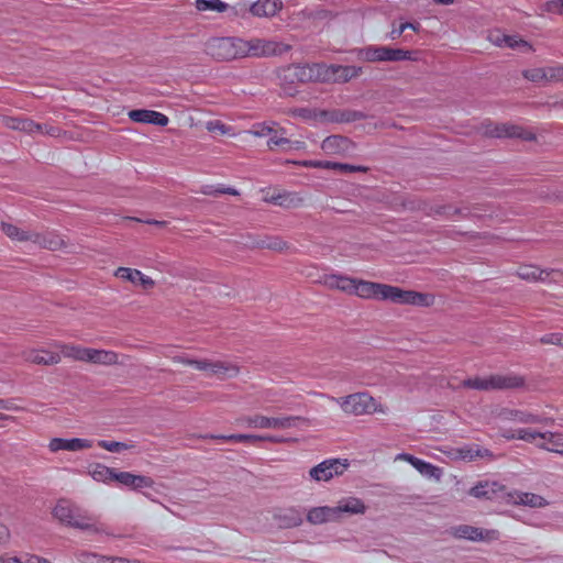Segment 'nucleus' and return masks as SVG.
Segmentation results:
<instances>
[{
  "label": "nucleus",
  "mask_w": 563,
  "mask_h": 563,
  "mask_svg": "<svg viewBox=\"0 0 563 563\" xmlns=\"http://www.w3.org/2000/svg\"><path fill=\"white\" fill-rule=\"evenodd\" d=\"M307 521L311 525H322L339 520L334 507L321 506L308 510Z\"/></svg>",
  "instance_id": "nucleus-28"
},
{
  "label": "nucleus",
  "mask_w": 563,
  "mask_h": 563,
  "mask_svg": "<svg viewBox=\"0 0 563 563\" xmlns=\"http://www.w3.org/2000/svg\"><path fill=\"white\" fill-rule=\"evenodd\" d=\"M545 74L549 82L563 81V63L545 66Z\"/></svg>",
  "instance_id": "nucleus-48"
},
{
  "label": "nucleus",
  "mask_w": 563,
  "mask_h": 563,
  "mask_svg": "<svg viewBox=\"0 0 563 563\" xmlns=\"http://www.w3.org/2000/svg\"><path fill=\"white\" fill-rule=\"evenodd\" d=\"M88 474L96 482H100L103 484H110L112 481H115V476H117L118 472H115L113 468L108 467L103 464L95 463V464L89 465Z\"/></svg>",
  "instance_id": "nucleus-35"
},
{
  "label": "nucleus",
  "mask_w": 563,
  "mask_h": 563,
  "mask_svg": "<svg viewBox=\"0 0 563 563\" xmlns=\"http://www.w3.org/2000/svg\"><path fill=\"white\" fill-rule=\"evenodd\" d=\"M490 382H492V375L486 376V377L476 376V377L464 379L461 383V386L464 388L488 391V390H493Z\"/></svg>",
  "instance_id": "nucleus-41"
},
{
  "label": "nucleus",
  "mask_w": 563,
  "mask_h": 563,
  "mask_svg": "<svg viewBox=\"0 0 563 563\" xmlns=\"http://www.w3.org/2000/svg\"><path fill=\"white\" fill-rule=\"evenodd\" d=\"M199 365L201 372H208L222 380L236 377L240 374V365L232 361L203 358V363Z\"/></svg>",
  "instance_id": "nucleus-11"
},
{
  "label": "nucleus",
  "mask_w": 563,
  "mask_h": 563,
  "mask_svg": "<svg viewBox=\"0 0 563 563\" xmlns=\"http://www.w3.org/2000/svg\"><path fill=\"white\" fill-rule=\"evenodd\" d=\"M321 82H346L362 74L357 66L325 65L323 64Z\"/></svg>",
  "instance_id": "nucleus-12"
},
{
  "label": "nucleus",
  "mask_w": 563,
  "mask_h": 563,
  "mask_svg": "<svg viewBox=\"0 0 563 563\" xmlns=\"http://www.w3.org/2000/svg\"><path fill=\"white\" fill-rule=\"evenodd\" d=\"M87 363L106 366L121 364L120 355L117 352L111 350H98L90 347L88 352Z\"/></svg>",
  "instance_id": "nucleus-29"
},
{
  "label": "nucleus",
  "mask_w": 563,
  "mask_h": 563,
  "mask_svg": "<svg viewBox=\"0 0 563 563\" xmlns=\"http://www.w3.org/2000/svg\"><path fill=\"white\" fill-rule=\"evenodd\" d=\"M108 563H141L137 560H131L122 556H109Z\"/></svg>",
  "instance_id": "nucleus-64"
},
{
  "label": "nucleus",
  "mask_w": 563,
  "mask_h": 563,
  "mask_svg": "<svg viewBox=\"0 0 563 563\" xmlns=\"http://www.w3.org/2000/svg\"><path fill=\"white\" fill-rule=\"evenodd\" d=\"M58 354L74 361L87 362L89 347L77 344L55 343Z\"/></svg>",
  "instance_id": "nucleus-31"
},
{
  "label": "nucleus",
  "mask_w": 563,
  "mask_h": 563,
  "mask_svg": "<svg viewBox=\"0 0 563 563\" xmlns=\"http://www.w3.org/2000/svg\"><path fill=\"white\" fill-rule=\"evenodd\" d=\"M323 64L290 65L282 70V77L291 82L321 81Z\"/></svg>",
  "instance_id": "nucleus-8"
},
{
  "label": "nucleus",
  "mask_w": 563,
  "mask_h": 563,
  "mask_svg": "<svg viewBox=\"0 0 563 563\" xmlns=\"http://www.w3.org/2000/svg\"><path fill=\"white\" fill-rule=\"evenodd\" d=\"M542 344H552L563 347V333H548L540 339Z\"/></svg>",
  "instance_id": "nucleus-58"
},
{
  "label": "nucleus",
  "mask_w": 563,
  "mask_h": 563,
  "mask_svg": "<svg viewBox=\"0 0 563 563\" xmlns=\"http://www.w3.org/2000/svg\"><path fill=\"white\" fill-rule=\"evenodd\" d=\"M290 143V140L284 136V129H277V133H272L267 141V146L272 150L276 146H283Z\"/></svg>",
  "instance_id": "nucleus-52"
},
{
  "label": "nucleus",
  "mask_w": 563,
  "mask_h": 563,
  "mask_svg": "<svg viewBox=\"0 0 563 563\" xmlns=\"http://www.w3.org/2000/svg\"><path fill=\"white\" fill-rule=\"evenodd\" d=\"M52 516L67 527L84 531L97 530L96 518L68 499H59L52 509Z\"/></svg>",
  "instance_id": "nucleus-2"
},
{
  "label": "nucleus",
  "mask_w": 563,
  "mask_h": 563,
  "mask_svg": "<svg viewBox=\"0 0 563 563\" xmlns=\"http://www.w3.org/2000/svg\"><path fill=\"white\" fill-rule=\"evenodd\" d=\"M32 242L49 250H58L65 245L63 239L59 235L54 234L52 232H34Z\"/></svg>",
  "instance_id": "nucleus-37"
},
{
  "label": "nucleus",
  "mask_w": 563,
  "mask_h": 563,
  "mask_svg": "<svg viewBox=\"0 0 563 563\" xmlns=\"http://www.w3.org/2000/svg\"><path fill=\"white\" fill-rule=\"evenodd\" d=\"M7 126L26 132L29 134H47L51 136H58L59 129L55 126L42 125L30 119L25 118H9L7 119Z\"/></svg>",
  "instance_id": "nucleus-13"
},
{
  "label": "nucleus",
  "mask_w": 563,
  "mask_h": 563,
  "mask_svg": "<svg viewBox=\"0 0 563 563\" xmlns=\"http://www.w3.org/2000/svg\"><path fill=\"white\" fill-rule=\"evenodd\" d=\"M407 29H411L413 31L419 30V24H413L410 22L401 23L398 29H395L390 32L389 36L391 40L398 38Z\"/></svg>",
  "instance_id": "nucleus-60"
},
{
  "label": "nucleus",
  "mask_w": 563,
  "mask_h": 563,
  "mask_svg": "<svg viewBox=\"0 0 563 563\" xmlns=\"http://www.w3.org/2000/svg\"><path fill=\"white\" fill-rule=\"evenodd\" d=\"M2 563H51L47 560L37 555H24L22 558H8Z\"/></svg>",
  "instance_id": "nucleus-55"
},
{
  "label": "nucleus",
  "mask_w": 563,
  "mask_h": 563,
  "mask_svg": "<svg viewBox=\"0 0 563 563\" xmlns=\"http://www.w3.org/2000/svg\"><path fill=\"white\" fill-rule=\"evenodd\" d=\"M25 361L37 365H55L60 362V355L46 350H30L24 352Z\"/></svg>",
  "instance_id": "nucleus-30"
},
{
  "label": "nucleus",
  "mask_w": 563,
  "mask_h": 563,
  "mask_svg": "<svg viewBox=\"0 0 563 563\" xmlns=\"http://www.w3.org/2000/svg\"><path fill=\"white\" fill-rule=\"evenodd\" d=\"M1 230L8 238H10L11 240L19 241V242L32 241L33 233H34V232L24 231V230L18 228L16 225L7 223V222L1 223Z\"/></svg>",
  "instance_id": "nucleus-39"
},
{
  "label": "nucleus",
  "mask_w": 563,
  "mask_h": 563,
  "mask_svg": "<svg viewBox=\"0 0 563 563\" xmlns=\"http://www.w3.org/2000/svg\"><path fill=\"white\" fill-rule=\"evenodd\" d=\"M321 148L327 155L344 156L353 151L354 145L347 137L331 135L323 140Z\"/></svg>",
  "instance_id": "nucleus-22"
},
{
  "label": "nucleus",
  "mask_w": 563,
  "mask_h": 563,
  "mask_svg": "<svg viewBox=\"0 0 563 563\" xmlns=\"http://www.w3.org/2000/svg\"><path fill=\"white\" fill-rule=\"evenodd\" d=\"M214 191H216V196L222 195V194H228V195H232V196L239 195V191L236 189L231 188V187H224V186L214 187Z\"/></svg>",
  "instance_id": "nucleus-63"
},
{
  "label": "nucleus",
  "mask_w": 563,
  "mask_h": 563,
  "mask_svg": "<svg viewBox=\"0 0 563 563\" xmlns=\"http://www.w3.org/2000/svg\"><path fill=\"white\" fill-rule=\"evenodd\" d=\"M452 536L470 541L492 542L500 538V532L496 529H482L468 525H460L452 528Z\"/></svg>",
  "instance_id": "nucleus-9"
},
{
  "label": "nucleus",
  "mask_w": 563,
  "mask_h": 563,
  "mask_svg": "<svg viewBox=\"0 0 563 563\" xmlns=\"http://www.w3.org/2000/svg\"><path fill=\"white\" fill-rule=\"evenodd\" d=\"M482 133L490 137H519L522 140H533L534 135L531 132L525 131L523 128L508 123H495L485 121L481 126Z\"/></svg>",
  "instance_id": "nucleus-7"
},
{
  "label": "nucleus",
  "mask_w": 563,
  "mask_h": 563,
  "mask_svg": "<svg viewBox=\"0 0 563 563\" xmlns=\"http://www.w3.org/2000/svg\"><path fill=\"white\" fill-rule=\"evenodd\" d=\"M93 441L90 439L73 438H53L49 440L47 448L49 452L57 453L59 451L79 452L91 449Z\"/></svg>",
  "instance_id": "nucleus-16"
},
{
  "label": "nucleus",
  "mask_w": 563,
  "mask_h": 563,
  "mask_svg": "<svg viewBox=\"0 0 563 563\" xmlns=\"http://www.w3.org/2000/svg\"><path fill=\"white\" fill-rule=\"evenodd\" d=\"M303 420L297 416L269 417V429L285 430L297 426L298 421Z\"/></svg>",
  "instance_id": "nucleus-40"
},
{
  "label": "nucleus",
  "mask_w": 563,
  "mask_h": 563,
  "mask_svg": "<svg viewBox=\"0 0 563 563\" xmlns=\"http://www.w3.org/2000/svg\"><path fill=\"white\" fill-rule=\"evenodd\" d=\"M440 451L446 455L451 461H460V448H443Z\"/></svg>",
  "instance_id": "nucleus-61"
},
{
  "label": "nucleus",
  "mask_w": 563,
  "mask_h": 563,
  "mask_svg": "<svg viewBox=\"0 0 563 563\" xmlns=\"http://www.w3.org/2000/svg\"><path fill=\"white\" fill-rule=\"evenodd\" d=\"M98 446L109 451V452H121L124 450H131L134 449V444L118 442V441H107V440H100L98 441Z\"/></svg>",
  "instance_id": "nucleus-47"
},
{
  "label": "nucleus",
  "mask_w": 563,
  "mask_h": 563,
  "mask_svg": "<svg viewBox=\"0 0 563 563\" xmlns=\"http://www.w3.org/2000/svg\"><path fill=\"white\" fill-rule=\"evenodd\" d=\"M338 520L342 519L343 514L347 515H363L366 511L365 504L356 497H347L341 499L336 506H334Z\"/></svg>",
  "instance_id": "nucleus-27"
},
{
  "label": "nucleus",
  "mask_w": 563,
  "mask_h": 563,
  "mask_svg": "<svg viewBox=\"0 0 563 563\" xmlns=\"http://www.w3.org/2000/svg\"><path fill=\"white\" fill-rule=\"evenodd\" d=\"M504 420L512 421L522 424H552L553 419L545 416H540L527 410L519 409H505L500 412Z\"/></svg>",
  "instance_id": "nucleus-15"
},
{
  "label": "nucleus",
  "mask_w": 563,
  "mask_h": 563,
  "mask_svg": "<svg viewBox=\"0 0 563 563\" xmlns=\"http://www.w3.org/2000/svg\"><path fill=\"white\" fill-rule=\"evenodd\" d=\"M390 47L369 45L361 49L360 56L366 62H389Z\"/></svg>",
  "instance_id": "nucleus-34"
},
{
  "label": "nucleus",
  "mask_w": 563,
  "mask_h": 563,
  "mask_svg": "<svg viewBox=\"0 0 563 563\" xmlns=\"http://www.w3.org/2000/svg\"><path fill=\"white\" fill-rule=\"evenodd\" d=\"M346 461H342L340 459H330L312 467L309 472V475L313 481L328 482L334 476L342 475L346 471Z\"/></svg>",
  "instance_id": "nucleus-10"
},
{
  "label": "nucleus",
  "mask_w": 563,
  "mask_h": 563,
  "mask_svg": "<svg viewBox=\"0 0 563 563\" xmlns=\"http://www.w3.org/2000/svg\"><path fill=\"white\" fill-rule=\"evenodd\" d=\"M332 169H335V170L340 172L341 174L366 173L368 170V168L365 166L334 163V162H332Z\"/></svg>",
  "instance_id": "nucleus-51"
},
{
  "label": "nucleus",
  "mask_w": 563,
  "mask_h": 563,
  "mask_svg": "<svg viewBox=\"0 0 563 563\" xmlns=\"http://www.w3.org/2000/svg\"><path fill=\"white\" fill-rule=\"evenodd\" d=\"M506 504L530 508H543L549 505L548 500L538 494L519 490L508 492L506 494Z\"/></svg>",
  "instance_id": "nucleus-17"
},
{
  "label": "nucleus",
  "mask_w": 563,
  "mask_h": 563,
  "mask_svg": "<svg viewBox=\"0 0 563 563\" xmlns=\"http://www.w3.org/2000/svg\"><path fill=\"white\" fill-rule=\"evenodd\" d=\"M322 284L329 289L340 290L367 300H385L417 307H430L434 303V296L431 294L404 290L396 286L353 278L342 274L324 275Z\"/></svg>",
  "instance_id": "nucleus-1"
},
{
  "label": "nucleus",
  "mask_w": 563,
  "mask_h": 563,
  "mask_svg": "<svg viewBox=\"0 0 563 563\" xmlns=\"http://www.w3.org/2000/svg\"><path fill=\"white\" fill-rule=\"evenodd\" d=\"M544 432L538 431L532 428H519L518 440L525 441L530 444H534L538 448L541 441H543Z\"/></svg>",
  "instance_id": "nucleus-45"
},
{
  "label": "nucleus",
  "mask_w": 563,
  "mask_h": 563,
  "mask_svg": "<svg viewBox=\"0 0 563 563\" xmlns=\"http://www.w3.org/2000/svg\"><path fill=\"white\" fill-rule=\"evenodd\" d=\"M240 44L242 58L280 56L291 49V46L284 42L261 37L241 38Z\"/></svg>",
  "instance_id": "nucleus-4"
},
{
  "label": "nucleus",
  "mask_w": 563,
  "mask_h": 563,
  "mask_svg": "<svg viewBox=\"0 0 563 563\" xmlns=\"http://www.w3.org/2000/svg\"><path fill=\"white\" fill-rule=\"evenodd\" d=\"M165 356H168L173 360V362L175 363H180V364H185V365H189V366H192L195 367L196 369L200 371V363H203V360H194V358H189L188 356H185V355H175V356H170L167 352H164L163 353Z\"/></svg>",
  "instance_id": "nucleus-56"
},
{
  "label": "nucleus",
  "mask_w": 563,
  "mask_h": 563,
  "mask_svg": "<svg viewBox=\"0 0 563 563\" xmlns=\"http://www.w3.org/2000/svg\"><path fill=\"white\" fill-rule=\"evenodd\" d=\"M492 389H520L526 387V378L516 373L492 374Z\"/></svg>",
  "instance_id": "nucleus-23"
},
{
  "label": "nucleus",
  "mask_w": 563,
  "mask_h": 563,
  "mask_svg": "<svg viewBox=\"0 0 563 563\" xmlns=\"http://www.w3.org/2000/svg\"><path fill=\"white\" fill-rule=\"evenodd\" d=\"M297 164L310 168L332 169V162L330 161H302Z\"/></svg>",
  "instance_id": "nucleus-59"
},
{
  "label": "nucleus",
  "mask_w": 563,
  "mask_h": 563,
  "mask_svg": "<svg viewBox=\"0 0 563 563\" xmlns=\"http://www.w3.org/2000/svg\"><path fill=\"white\" fill-rule=\"evenodd\" d=\"M235 9V14L241 18H246L250 13L254 18H273L282 9V0H256L255 2L247 4H239Z\"/></svg>",
  "instance_id": "nucleus-6"
},
{
  "label": "nucleus",
  "mask_w": 563,
  "mask_h": 563,
  "mask_svg": "<svg viewBox=\"0 0 563 563\" xmlns=\"http://www.w3.org/2000/svg\"><path fill=\"white\" fill-rule=\"evenodd\" d=\"M477 459L493 460L494 454L490 450L477 444L460 446V461L473 462Z\"/></svg>",
  "instance_id": "nucleus-32"
},
{
  "label": "nucleus",
  "mask_w": 563,
  "mask_h": 563,
  "mask_svg": "<svg viewBox=\"0 0 563 563\" xmlns=\"http://www.w3.org/2000/svg\"><path fill=\"white\" fill-rule=\"evenodd\" d=\"M273 519L280 529L299 527L303 521V514L295 507L280 508L274 511Z\"/></svg>",
  "instance_id": "nucleus-19"
},
{
  "label": "nucleus",
  "mask_w": 563,
  "mask_h": 563,
  "mask_svg": "<svg viewBox=\"0 0 563 563\" xmlns=\"http://www.w3.org/2000/svg\"><path fill=\"white\" fill-rule=\"evenodd\" d=\"M522 76L534 84L544 85L549 82L545 67L526 69L522 71Z\"/></svg>",
  "instance_id": "nucleus-46"
},
{
  "label": "nucleus",
  "mask_w": 563,
  "mask_h": 563,
  "mask_svg": "<svg viewBox=\"0 0 563 563\" xmlns=\"http://www.w3.org/2000/svg\"><path fill=\"white\" fill-rule=\"evenodd\" d=\"M506 487L496 481H482L473 486L468 494L478 499L501 498L506 503Z\"/></svg>",
  "instance_id": "nucleus-14"
},
{
  "label": "nucleus",
  "mask_w": 563,
  "mask_h": 563,
  "mask_svg": "<svg viewBox=\"0 0 563 563\" xmlns=\"http://www.w3.org/2000/svg\"><path fill=\"white\" fill-rule=\"evenodd\" d=\"M128 117L136 123H148L158 126H166L169 122L168 117L164 113L147 109L131 110L128 112Z\"/></svg>",
  "instance_id": "nucleus-24"
},
{
  "label": "nucleus",
  "mask_w": 563,
  "mask_h": 563,
  "mask_svg": "<svg viewBox=\"0 0 563 563\" xmlns=\"http://www.w3.org/2000/svg\"><path fill=\"white\" fill-rule=\"evenodd\" d=\"M396 461H405L411 464L421 475L434 478L439 481L442 476V470L429 462H426L421 459H418L411 454L408 453H400L396 455Z\"/></svg>",
  "instance_id": "nucleus-21"
},
{
  "label": "nucleus",
  "mask_w": 563,
  "mask_h": 563,
  "mask_svg": "<svg viewBox=\"0 0 563 563\" xmlns=\"http://www.w3.org/2000/svg\"><path fill=\"white\" fill-rule=\"evenodd\" d=\"M412 54L413 53L411 51L391 48L389 62L417 60V58L413 57Z\"/></svg>",
  "instance_id": "nucleus-54"
},
{
  "label": "nucleus",
  "mask_w": 563,
  "mask_h": 563,
  "mask_svg": "<svg viewBox=\"0 0 563 563\" xmlns=\"http://www.w3.org/2000/svg\"><path fill=\"white\" fill-rule=\"evenodd\" d=\"M538 448L563 455V433L544 431L543 441L538 444Z\"/></svg>",
  "instance_id": "nucleus-33"
},
{
  "label": "nucleus",
  "mask_w": 563,
  "mask_h": 563,
  "mask_svg": "<svg viewBox=\"0 0 563 563\" xmlns=\"http://www.w3.org/2000/svg\"><path fill=\"white\" fill-rule=\"evenodd\" d=\"M196 9L198 11H216L219 13L225 12L229 4L221 0H196Z\"/></svg>",
  "instance_id": "nucleus-44"
},
{
  "label": "nucleus",
  "mask_w": 563,
  "mask_h": 563,
  "mask_svg": "<svg viewBox=\"0 0 563 563\" xmlns=\"http://www.w3.org/2000/svg\"><path fill=\"white\" fill-rule=\"evenodd\" d=\"M500 437L504 438L507 441L511 440H518L519 429L512 430V429H503L499 432Z\"/></svg>",
  "instance_id": "nucleus-62"
},
{
  "label": "nucleus",
  "mask_w": 563,
  "mask_h": 563,
  "mask_svg": "<svg viewBox=\"0 0 563 563\" xmlns=\"http://www.w3.org/2000/svg\"><path fill=\"white\" fill-rule=\"evenodd\" d=\"M550 273L534 265H522L517 269V276L527 282H543L549 277Z\"/></svg>",
  "instance_id": "nucleus-38"
},
{
  "label": "nucleus",
  "mask_w": 563,
  "mask_h": 563,
  "mask_svg": "<svg viewBox=\"0 0 563 563\" xmlns=\"http://www.w3.org/2000/svg\"><path fill=\"white\" fill-rule=\"evenodd\" d=\"M329 399L335 401L346 415H386L388 412L387 406L379 402L367 391H358L339 398L329 397Z\"/></svg>",
  "instance_id": "nucleus-3"
},
{
  "label": "nucleus",
  "mask_w": 563,
  "mask_h": 563,
  "mask_svg": "<svg viewBox=\"0 0 563 563\" xmlns=\"http://www.w3.org/2000/svg\"><path fill=\"white\" fill-rule=\"evenodd\" d=\"M542 11L563 15V0H551L542 5Z\"/></svg>",
  "instance_id": "nucleus-57"
},
{
  "label": "nucleus",
  "mask_w": 563,
  "mask_h": 563,
  "mask_svg": "<svg viewBox=\"0 0 563 563\" xmlns=\"http://www.w3.org/2000/svg\"><path fill=\"white\" fill-rule=\"evenodd\" d=\"M238 422L255 429H269V417L264 415L245 416L238 420Z\"/></svg>",
  "instance_id": "nucleus-42"
},
{
  "label": "nucleus",
  "mask_w": 563,
  "mask_h": 563,
  "mask_svg": "<svg viewBox=\"0 0 563 563\" xmlns=\"http://www.w3.org/2000/svg\"><path fill=\"white\" fill-rule=\"evenodd\" d=\"M81 563H108L109 556L93 552H81L78 556Z\"/></svg>",
  "instance_id": "nucleus-53"
},
{
  "label": "nucleus",
  "mask_w": 563,
  "mask_h": 563,
  "mask_svg": "<svg viewBox=\"0 0 563 563\" xmlns=\"http://www.w3.org/2000/svg\"><path fill=\"white\" fill-rule=\"evenodd\" d=\"M264 201L286 209L299 208L303 205V198L299 194L282 190L267 192Z\"/></svg>",
  "instance_id": "nucleus-20"
},
{
  "label": "nucleus",
  "mask_w": 563,
  "mask_h": 563,
  "mask_svg": "<svg viewBox=\"0 0 563 563\" xmlns=\"http://www.w3.org/2000/svg\"><path fill=\"white\" fill-rule=\"evenodd\" d=\"M229 442H238V443H256L260 441H268L274 443H283L287 440L277 437V435H258V434H229L228 435Z\"/></svg>",
  "instance_id": "nucleus-36"
},
{
  "label": "nucleus",
  "mask_w": 563,
  "mask_h": 563,
  "mask_svg": "<svg viewBox=\"0 0 563 563\" xmlns=\"http://www.w3.org/2000/svg\"><path fill=\"white\" fill-rule=\"evenodd\" d=\"M241 37H214L207 42L206 52L216 60L229 62L242 58Z\"/></svg>",
  "instance_id": "nucleus-5"
},
{
  "label": "nucleus",
  "mask_w": 563,
  "mask_h": 563,
  "mask_svg": "<svg viewBox=\"0 0 563 563\" xmlns=\"http://www.w3.org/2000/svg\"><path fill=\"white\" fill-rule=\"evenodd\" d=\"M278 124L274 121L261 122L253 124L252 129L247 133L256 136L264 137L269 136L272 133H277Z\"/></svg>",
  "instance_id": "nucleus-43"
},
{
  "label": "nucleus",
  "mask_w": 563,
  "mask_h": 563,
  "mask_svg": "<svg viewBox=\"0 0 563 563\" xmlns=\"http://www.w3.org/2000/svg\"><path fill=\"white\" fill-rule=\"evenodd\" d=\"M260 245L277 252H283L289 249V244L280 238H271L267 241H263Z\"/></svg>",
  "instance_id": "nucleus-50"
},
{
  "label": "nucleus",
  "mask_w": 563,
  "mask_h": 563,
  "mask_svg": "<svg viewBox=\"0 0 563 563\" xmlns=\"http://www.w3.org/2000/svg\"><path fill=\"white\" fill-rule=\"evenodd\" d=\"M117 278L131 283L133 286L144 290L154 288L155 280L136 268L119 267L113 274Z\"/></svg>",
  "instance_id": "nucleus-18"
},
{
  "label": "nucleus",
  "mask_w": 563,
  "mask_h": 563,
  "mask_svg": "<svg viewBox=\"0 0 563 563\" xmlns=\"http://www.w3.org/2000/svg\"><path fill=\"white\" fill-rule=\"evenodd\" d=\"M115 482L131 489L152 488L154 486L152 477L130 472H118Z\"/></svg>",
  "instance_id": "nucleus-25"
},
{
  "label": "nucleus",
  "mask_w": 563,
  "mask_h": 563,
  "mask_svg": "<svg viewBox=\"0 0 563 563\" xmlns=\"http://www.w3.org/2000/svg\"><path fill=\"white\" fill-rule=\"evenodd\" d=\"M489 40L494 45L499 47L518 48L522 52L532 51V46L528 42L516 35L492 33L489 35Z\"/></svg>",
  "instance_id": "nucleus-26"
},
{
  "label": "nucleus",
  "mask_w": 563,
  "mask_h": 563,
  "mask_svg": "<svg viewBox=\"0 0 563 563\" xmlns=\"http://www.w3.org/2000/svg\"><path fill=\"white\" fill-rule=\"evenodd\" d=\"M206 129L211 133H219L221 135H225V134L234 135V133H232V128L224 124L220 120L208 121L206 123Z\"/></svg>",
  "instance_id": "nucleus-49"
}]
</instances>
